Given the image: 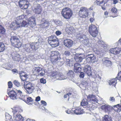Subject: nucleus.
Instances as JSON below:
<instances>
[{"instance_id": "nucleus-1", "label": "nucleus", "mask_w": 121, "mask_h": 121, "mask_svg": "<svg viewBox=\"0 0 121 121\" xmlns=\"http://www.w3.org/2000/svg\"><path fill=\"white\" fill-rule=\"evenodd\" d=\"M10 40L11 45L15 47L19 48L22 46V42L20 39L17 36H12Z\"/></svg>"}, {"instance_id": "nucleus-2", "label": "nucleus", "mask_w": 121, "mask_h": 121, "mask_svg": "<svg viewBox=\"0 0 121 121\" xmlns=\"http://www.w3.org/2000/svg\"><path fill=\"white\" fill-rule=\"evenodd\" d=\"M10 40L11 45L15 47L19 48L22 46V42L20 39L17 36H12Z\"/></svg>"}, {"instance_id": "nucleus-3", "label": "nucleus", "mask_w": 121, "mask_h": 121, "mask_svg": "<svg viewBox=\"0 0 121 121\" xmlns=\"http://www.w3.org/2000/svg\"><path fill=\"white\" fill-rule=\"evenodd\" d=\"M32 73L34 75L36 76H42L45 75V69L43 68L37 67L33 68Z\"/></svg>"}, {"instance_id": "nucleus-4", "label": "nucleus", "mask_w": 121, "mask_h": 121, "mask_svg": "<svg viewBox=\"0 0 121 121\" xmlns=\"http://www.w3.org/2000/svg\"><path fill=\"white\" fill-rule=\"evenodd\" d=\"M23 86L26 91V93L28 94H31L35 89V88L32 84L28 82H24Z\"/></svg>"}, {"instance_id": "nucleus-5", "label": "nucleus", "mask_w": 121, "mask_h": 121, "mask_svg": "<svg viewBox=\"0 0 121 121\" xmlns=\"http://www.w3.org/2000/svg\"><path fill=\"white\" fill-rule=\"evenodd\" d=\"M61 14L65 18L69 19L71 17L73 14L71 10L69 8H65L62 10Z\"/></svg>"}, {"instance_id": "nucleus-6", "label": "nucleus", "mask_w": 121, "mask_h": 121, "mask_svg": "<svg viewBox=\"0 0 121 121\" xmlns=\"http://www.w3.org/2000/svg\"><path fill=\"white\" fill-rule=\"evenodd\" d=\"M89 32L94 37H96L98 35V31L97 27L92 24L90 25L89 27Z\"/></svg>"}, {"instance_id": "nucleus-7", "label": "nucleus", "mask_w": 121, "mask_h": 121, "mask_svg": "<svg viewBox=\"0 0 121 121\" xmlns=\"http://www.w3.org/2000/svg\"><path fill=\"white\" fill-rule=\"evenodd\" d=\"M53 64H57L58 65H60L62 64V62L60 61V55L58 52L55 51L53 53Z\"/></svg>"}, {"instance_id": "nucleus-8", "label": "nucleus", "mask_w": 121, "mask_h": 121, "mask_svg": "<svg viewBox=\"0 0 121 121\" xmlns=\"http://www.w3.org/2000/svg\"><path fill=\"white\" fill-rule=\"evenodd\" d=\"M86 60L84 64L87 62H91L95 63L97 61L95 56L93 54H89L87 55L86 56Z\"/></svg>"}, {"instance_id": "nucleus-9", "label": "nucleus", "mask_w": 121, "mask_h": 121, "mask_svg": "<svg viewBox=\"0 0 121 121\" xmlns=\"http://www.w3.org/2000/svg\"><path fill=\"white\" fill-rule=\"evenodd\" d=\"M88 10L85 7L81 8L79 11L80 16L82 18H86L88 16Z\"/></svg>"}, {"instance_id": "nucleus-10", "label": "nucleus", "mask_w": 121, "mask_h": 121, "mask_svg": "<svg viewBox=\"0 0 121 121\" xmlns=\"http://www.w3.org/2000/svg\"><path fill=\"white\" fill-rule=\"evenodd\" d=\"M101 108L104 110L106 112H107L109 114H113L112 112H114V110L113 108L111 106L108 105H104L102 106L101 107Z\"/></svg>"}, {"instance_id": "nucleus-11", "label": "nucleus", "mask_w": 121, "mask_h": 121, "mask_svg": "<svg viewBox=\"0 0 121 121\" xmlns=\"http://www.w3.org/2000/svg\"><path fill=\"white\" fill-rule=\"evenodd\" d=\"M67 77H65L62 73L59 72H53V79L62 80L67 79Z\"/></svg>"}, {"instance_id": "nucleus-12", "label": "nucleus", "mask_w": 121, "mask_h": 121, "mask_svg": "<svg viewBox=\"0 0 121 121\" xmlns=\"http://www.w3.org/2000/svg\"><path fill=\"white\" fill-rule=\"evenodd\" d=\"M18 4L19 6L22 9H26L29 6V4H27V2L25 0L19 1Z\"/></svg>"}, {"instance_id": "nucleus-13", "label": "nucleus", "mask_w": 121, "mask_h": 121, "mask_svg": "<svg viewBox=\"0 0 121 121\" xmlns=\"http://www.w3.org/2000/svg\"><path fill=\"white\" fill-rule=\"evenodd\" d=\"M42 10V7L40 4H38L33 10V12L37 14H41Z\"/></svg>"}, {"instance_id": "nucleus-14", "label": "nucleus", "mask_w": 121, "mask_h": 121, "mask_svg": "<svg viewBox=\"0 0 121 121\" xmlns=\"http://www.w3.org/2000/svg\"><path fill=\"white\" fill-rule=\"evenodd\" d=\"M28 22L31 27L33 28L36 25L35 20L34 17H30L28 19Z\"/></svg>"}, {"instance_id": "nucleus-15", "label": "nucleus", "mask_w": 121, "mask_h": 121, "mask_svg": "<svg viewBox=\"0 0 121 121\" xmlns=\"http://www.w3.org/2000/svg\"><path fill=\"white\" fill-rule=\"evenodd\" d=\"M121 50L120 47H117L110 49V52L114 55H116L119 54Z\"/></svg>"}, {"instance_id": "nucleus-16", "label": "nucleus", "mask_w": 121, "mask_h": 121, "mask_svg": "<svg viewBox=\"0 0 121 121\" xmlns=\"http://www.w3.org/2000/svg\"><path fill=\"white\" fill-rule=\"evenodd\" d=\"M84 72L86 73L89 76L92 75V72L91 67L89 65L85 66L84 68Z\"/></svg>"}, {"instance_id": "nucleus-17", "label": "nucleus", "mask_w": 121, "mask_h": 121, "mask_svg": "<svg viewBox=\"0 0 121 121\" xmlns=\"http://www.w3.org/2000/svg\"><path fill=\"white\" fill-rule=\"evenodd\" d=\"M87 98L88 100L90 102L93 103V102H97V100L95 96L93 95H89L87 96Z\"/></svg>"}, {"instance_id": "nucleus-18", "label": "nucleus", "mask_w": 121, "mask_h": 121, "mask_svg": "<svg viewBox=\"0 0 121 121\" xmlns=\"http://www.w3.org/2000/svg\"><path fill=\"white\" fill-rule=\"evenodd\" d=\"M19 22L16 21L15 22H12L10 25V28L12 30H16L17 28L20 27Z\"/></svg>"}, {"instance_id": "nucleus-19", "label": "nucleus", "mask_w": 121, "mask_h": 121, "mask_svg": "<svg viewBox=\"0 0 121 121\" xmlns=\"http://www.w3.org/2000/svg\"><path fill=\"white\" fill-rule=\"evenodd\" d=\"M73 111L76 114H81L84 113L83 109L81 108V106L76 107L75 110H73Z\"/></svg>"}, {"instance_id": "nucleus-20", "label": "nucleus", "mask_w": 121, "mask_h": 121, "mask_svg": "<svg viewBox=\"0 0 121 121\" xmlns=\"http://www.w3.org/2000/svg\"><path fill=\"white\" fill-rule=\"evenodd\" d=\"M73 41L70 39H66L64 41V44L67 47L69 48L71 47L73 44Z\"/></svg>"}, {"instance_id": "nucleus-21", "label": "nucleus", "mask_w": 121, "mask_h": 121, "mask_svg": "<svg viewBox=\"0 0 121 121\" xmlns=\"http://www.w3.org/2000/svg\"><path fill=\"white\" fill-rule=\"evenodd\" d=\"M9 97L13 99H16L17 93L13 90L10 91L8 93Z\"/></svg>"}, {"instance_id": "nucleus-22", "label": "nucleus", "mask_w": 121, "mask_h": 121, "mask_svg": "<svg viewBox=\"0 0 121 121\" xmlns=\"http://www.w3.org/2000/svg\"><path fill=\"white\" fill-rule=\"evenodd\" d=\"M108 58L107 57H105L102 59L103 64L107 66H110L111 65L112 63L110 60L108 59Z\"/></svg>"}, {"instance_id": "nucleus-23", "label": "nucleus", "mask_w": 121, "mask_h": 121, "mask_svg": "<svg viewBox=\"0 0 121 121\" xmlns=\"http://www.w3.org/2000/svg\"><path fill=\"white\" fill-rule=\"evenodd\" d=\"M85 58L84 55L83 54L80 55L78 56H76L75 57V60L76 62H81Z\"/></svg>"}, {"instance_id": "nucleus-24", "label": "nucleus", "mask_w": 121, "mask_h": 121, "mask_svg": "<svg viewBox=\"0 0 121 121\" xmlns=\"http://www.w3.org/2000/svg\"><path fill=\"white\" fill-rule=\"evenodd\" d=\"M24 49L25 51L28 53H30L32 51L30 43L25 44L24 47Z\"/></svg>"}, {"instance_id": "nucleus-25", "label": "nucleus", "mask_w": 121, "mask_h": 121, "mask_svg": "<svg viewBox=\"0 0 121 121\" xmlns=\"http://www.w3.org/2000/svg\"><path fill=\"white\" fill-rule=\"evenodd\" d=\"M23 110L20 108L18 107H16L13 108V112L14 115H15L16 113H17L22 112Z\"/></svg>"}, {"instance_id": "nucleus-26", "label": "nucleus", "mask_w": 121, "mask_h": 121, "mask_svg": "<svg viewBox=\"0 0 121 121\" xmlns=\"http://www.w3.org/2000/svg\"><path fill=\"white\" fill-rule=\"evenodd\" d=\"M67 75L69 79L70 80L73 81L72 79L74 76V74L73 71L72 70H69L67 73Z\"/></svg>"}, {"instance_id": "nucleus-27", "label": "nucleus", "mask_w": 121, "mask_h": 121, "mask_svg": "<svg viewBox=\"0 0 121 121\" xmlns=\"http://www.w3.org/2000/svg\"><path fill=\"white\" fill-rule=\"evenodd\" d=\"M74 69L75 72H79L81 71V68L80 65L79 64L76 63L74 65Z\"/></svg>"}, {"instance_id": "nucleus-28", "label": "nucleus", "mask_w": 121, "mask_h": 121, "mask_svg": "<svg viewBox=\"0 0 121 121\" xmlns=\"http://www.w3.org/2000/svg\"><path fill=\"white\" fill-rule=\"evenodd\" d=\"M14 119L16 121H23L24 120V118L19 114H17Z\"/></svg>"}, {"instance_id": "nucleus-29", "label": "nucleus", "mask_w": 121, "mask_h": 121, "mask_svg": "<svg viewBox=\"0 0 121 121\" xmlns=\"http://www.w3.org/2000/svg\"><path fill=\"white\" fill-rule=\"evenodd\" d=\"M55 35H53V47L58 46L59 44L58 39H56Z\"/></svg>"}, {"instance_id": "nucleus-30", "label": "nucleus", "mask_w": 121, "mask_h": 121, "mask_svg": "<svg viewBox=\"0 0 121 121\" xmlns=\"http://www.w3.org/2000/svg\"><path fill=\"white\" fill-rule=\"evenodd\" d=\"M13 59L14 60L19 62L21 60V58L19 54H16L13 57Z\"/></svg>"}, {"instance_id": "nucleus-31", "label": "nucleus", "mask_w": 121, "mask_h": 121, "mask_svg": "<svg viewBox=\"0 0 121 121\" xmlns=\"http://www.w3.org/2000/svg\"><path fill=\"white\" fill-rule=\"evenodd\" d=\"M5 49V46L4 43L2 42H0V53L3 52Z\"/></svg>"}, {"instance_id": "nucleus-32", "label": "nucleus", "mask_w": 121, "mask_h": 121, "mask_svg": "<svg viewBox=\"0 0 121 121\" xmlns=\"http://www.w3.org/2000/svg\"><path fill=\"white\" fill-rule=\"evenodd\" d=\"M41 25L43 28H47L49 26V23L48 22L45 20L42 23Z\"/></svg>"}, {"instance_id": "nucleus-33", "label": "nucleus", "mask_w": 121, "mask_h": 121, "mask_svg": "<svg viewBox=\"0 0 121 121\" xmlns=\"http://www.w3.org/2000/svg\"><path fill=\"white\" fill-rule=\"evenodd\" d=\"M33 100V99L31 97H27L25 102L27 104L30 105L32 103Z\"/></svg>"}, {"instance_id": "nucleus-34", "label": "nucleus", "mask_w": 121, "mask_h": 121, "mask_svg": "<svg viewBox=\"0 0 121 121\" xmlns=\"http://www.w3.org/2000/svg\"><path fill=\"white\" fill-rule=\"evenodd\" d=\"M19 23L20 27L25 26L29 24L28 23L24 20L22 21V22H20Z\"/></svg>"}, {"instance_id": "nucleus-35", "label": "nucleus", "mask_w": 121, "mask_h": 121, "mask_svg": "<svg viewBox=\"0 0 121 121\" xmlns=\"http://www.w3.org/2000/svg\"><path fill=\"white\" fill-rule=\"evenodd\" d=\"M103 121H112V118L107 115L103 117Z\"/></svg>"}, {"instance_id": "nucleus-36", "label": "nucleus", "mask_w": 121, "mask_h": 121, "mask_svg": "<svg viewBox=\"0 0 121 121\" xmlns=\"http://www.w3.org/2000/svg\"><path fill=\"white\" fill-rule=\"evenodd\" d=\"M5 29L1 25H0V38L1 36V34H5Z\"/></svg>"}, {"instance_id": "nucleus-37", "label": "nucleus", "mask_w": 121, "mask_h": 121, "mask_svg": "<svg viewBox=\"0 0 121 121\" xmlns=\"http://www.w3.org/2000/svg\"><path fill=\"white\" fill-rule=\"evenodd\" d=\"M88 102L87 101V100L83 98L82 100V102H81V105L82 106H86L87 105Z\"/></svg>"}, {"instance_id": "nucleus-38", "label": "nucleus", "mask_w": 121, "mask_h": 121, "mask_svg": "<svg viewBox=\"0 0 121 121\" xmlns=\"http://www.w3.org/2000/svg\"><path fill=\"white\" fill-rule=\"evenodd\" d=\"M25 18V16L23 15H22L19 16L18 17V19H17V22H20L22 21Z\"/></svg>"}, {"instance_id": "nucleus-39", "label": "nucleus", "mask_w": 121, "mask_h": 121, "mask_svg": "<svg viewBox=\"0 0 121 121\" xmlns=\"http://www.w3.org/2000/svg\"><path fill=\"white\" fill-rule=\"evenodd\" d=\"M116 80V78H115L111 80L109 82V84H113L114 86H115V84L117 83V80Z\"/></svg>"}, {"instance_id": "nucleus-40", "label": "nucleus", "mask_w": 121, "mask_h": 121, "mask_svg": "<svg viewBox=\"0 0 121 121\" xmlns=\"http://www.w3.org/2000/svg\"><path fill=\"white\" fill-rule=\"evenodd\" d=\"M48 42L51 46L53 45L52 43L53 42V36H52L49 37Z\"/></svg>"}, {"instance_id": "nucleus-41", "label": "nucleus", "mask_w": 121, "mask_h": 121, "mask_svg": "<svg viewBox=\"0 0 121 121\" xmlns=\"http://www.w3.org/2000/svg\"><path fill=\"white\" fill-rule=\"evenodd\" d=\"M104 0H97L96 1V2L97 4L98 5H100L103 2H104V4H105L106 3H105Z\"/></svg>"}, {"instance_id": "nucleus-42", "label": "nucleus", "mask_w": 121, "mask_h": 121, "mask_svg": "<svg viewBox=\"0 0 121 121\" xmlns=\"http://www.w3.org/2000/svg\"><path fill=\"white\" fill-rule=\"evenodd\" d=\"M27 97V96L26 95L22 94V95L20 96L18 98L22 100L25 102Z\"/></svg>"}, {"instance_id": "nucleus-43", "label": "nucleus", "mask_w": 121, "mask_h": 121, "mask_svg": "<svg viewBox=\"0 0 121 121\" xmlns=\"http://www.w3.org/2000/svg\"><path fill=\"white\" fill-rule=\"evenodd\" d=\"M28 76V75H24L23 76H22L21 77H20V78L22 81H25L26 82V80L27 78V77Z\"/></svg>"}, {"instance_id": "nucleus-44", "label": "nucleus", "mask_w": 121, "mask_h": 121, "mask_svg": "<svg viewBox=\"0 0 121 121\" xmlns=\"http://www.w3.org/2000/svg\"><path fill=\"white\" fill-rule=\"evenodd\" d=\"M17 96L18 98L22 94V93L20 90H17Z\"/></svg>"}, {"instance_id": "nucleus-45", "label": "nucleus", "mask_w": 121, "mask_h": 121, "mask_svg": "<svg viewBox=\"0 0 121 121\" xmlns=\"http://www.w3.org/2000/svg\"><path fill=\"white\" fill-rule=\"evenodd\" d=\"M97 108L96 106H95L92 104H90L89 107V108L88 109L90 110H93Z\"/></svg>"}, {"instance_id": "nucleus-46", "label": "nucleus", "mask_w": 121, "mask_h": 121, "mask_svg": "<svg viewBox=\"0 0 121 121\" xmlns=\"http://www.w3.org/2000/svg\"><path fill=\"white\" fill-rule=\"evenodd\" d=\"M35 50L37 49L39 47V43L34 42Z\"/></svg>"}, {"instance_id": "nucleus-47", "label": "nucleus", "mask_w": 121, "mask_h": 121, "mask_svg": "<svg viewBox=\"0 0 121 121\" xmlns=\"http://www.w3.org/2000/svg\"><path fill=\"white\" fill-rule=\"evenodd\" d=\"M14 84L17 87H19L20 85V83L17 80H15L14 81Z\"/></svg>"}, {"instance_id": "nucleus-48", "label": "nucleus", "mask_w": 121, "mask_h": 121, "mask_svg": "<svg viewBox=\"0 0 121 121\" xmlns=\"http://www.w3.org/2000/svg\"><path fill=\"white\" fill-rule=\"evenodd\" d=\"M111 12L113 13H117V9L114 7H113L111 9Z\"/></svg>"}, {"instance_id": "nucleus-49", "label": "nucleus", "mask_w": 121, "mask_h": 121, "mask_svg": "<svg viewBox=\"0 0 121 121\" xmlns=\"http://www.w3.org/2000/svg\"><path fill=\"white\" fill-rule=\"evenodd\" d=\"M65 62L66 64L67 65L70 66L71 61H70L69 59H65Z\"/></svg>"}, {"instance_id": "nucleus-50", "label": "nucleus", "mask_w": 121, "mask_h": 121, "mask_svg": "<svg viewBox=\"0 0 121 121\" xmlns=\"http://www.w3.org/2000/svg\"><path fill=\"white\" fill-rule=\"evenodd\" d=\"M64 54L66 56H69L70 54V52L68 51H66L65 52Z\"/></svg>"}, {"instance_id": "nucleus-51", "label": "nucleus", "mask_w": 121, "mask_h": 121, "mask_svg": "<svg viewBox=\"0 0 121 121\" xmlns=\"http://www.w3.org/2000/svg\"><path fill=\"white\" fill-rule=\"evenodd\" d=\"M117 75V77H116V78H118V80H121V71H120L118 73Z\"/></svg>"}, {"instance_id": "nucleus-52", "label": "nucleus", "mask_w": 121, "mask_h": 121, "mask_svg": "<svg viewBox=\"0 0 121 121\" xmlns=\"http://www.w3.org/2000/svg\"><path fill=\"white\" fill-rule=\"evenodd\" d=\"M30 44V45L31 48L32 49V51L34 50H35V48H34L35 45H34V42L31 43Z\"/></svg>"}, {"instance_id": "nucleus-53", "label": "nucleus", "mask_w": 121, "mask_h": 121, "mask_svg": "<svg viewBox=\"0 0 121 121\" xmlns=\"http://www.w3.org/2000/svg\"><path fill=\"white\" fill-rule=\"evenodd\" d=\"M40 82L41 83L43 84H45L46 82V80L43 78H42L40 79Z\"/></svg>"}, {"instance_id": "nucleus-54", "label": "nucleus", "mask_w": 121, "mask_h": 121, "mask_svg": "<svg viewBox=\"0 0 121 121\" xmlns=\"http://www.w3.org/2000/svg\"><path fill=\"white\" fill-rule=\"evenodd\" d=\"M13 84L11 81H9L8 82V87L9 88H11L12 87Z\"/></svg>"}, {"instance_id": "nucleus-55", "label": "nucleus", "mask_w": 121, "mask_h": 121, "mask_svg": "<svg viewBox=\"0 0 121 121\" xmlns=\"http://www.w3.org/2000/svg\"><path fill=\"white\" fill-rule=\"evenodd\" d=\"M20 74V77L22 76H23L24 75H27V74H26L23 71H21L19 73Z\"/></svg>"}, {"instance_id": "nucleus-56", "label": "nucleus", "mask_w": 121, "mask_h": 121, "mask_svg": "<svg viewBox=\"0 0 121 121\" xmlns=\"http://www.w3.org/2000/svg\"><path fill=\"white\" fill-rule=\"evenodd\" d=\"M79 38L81 39L82 38L84 40L86 39V36L84 34H82L81 36H80Z\"/></svg>"}, {"instance_id": "nucleus-57", "label": "nucleus", "mask_w": 121, "mask_h": 121, "mask_svg": "<svg viewBox=\"0 0 121 121\" xmlns=\"http://www.w3.org/2000/svg\"><path fill=\"white\" fill-rule=\"evenodd\" d=\"M109 100L112 102H114L115 101V99L113 97H111L110 98Z\"/></svg>"}, {"instance_id": "nucleus-58", "label": "nucleus", "mask_w": 121, "mask_h": 121, "mask_svg": "<svg viewBox=\"0 0 121 121\" xmlns=\"http://www.w3.org/2000/svg\"><path fill=\"white\" fill-rule=\"evenodd\" d=\"M90 21L92 23L95 22V19L94 17H91L90 18Z\"/></svg>"}, {"instance_id": "nucleus-59", "label": "nucleus", "mask_w": 121, "mask_h": 121, "mask_svg": "<svg viewBox=\"0 0 121 121\" xmlns=\"http://www.w3.org/2000/svg\"><path fill=\"white\" fill-rule=\"evenodd\" d=\"M41 103L44 106H46L47 104L46 103L45 101L43 100H41Z\"/></svg>"}, {"instance_id": "nucleus-60", "label": "nucleus", "mask_w": 121, "mask_h": 121, "mask_svg": "<svg viewBox=\"0 0 121 121\" xmlns=\"http://www.w3.org/2000/svg\"><path fill=\"white\" fill-rule=\"evenodd\" d=\"M84 73L83 72H81L79 76L81 78H83L84 77Z\"/></svg>"}, {"instance_id": "nucleus-61", "label": "nucleus", "mask_w": 121, "mask_h": 121, "mask_svg": "<svg viewBox=\"0 0 121 121\" xmlns=\"http://www.w3.org/2000/svg\"><path fill=\"white\" fill-rule=\"evenodd\" d=\"M55 33L56 35L58 36L61 34V32L60 31L57 30L56 32Z\"/></svg>"}, {"instance_id": "nucleus-62", "label": "nucleus", "mask_w": 121, "mask_h": 121, "mask_svg": "<svg viewBox=\"0 0 121 121\" xmlns=\"http://www.w3.org/2000/svg\"><path fill=\"white\" fill-rule=\"evenodd\" d=\"M97 43H99L100 44V45H102L104 43L103 41L100 40H99L98 41Z\"/></svg>"}, {"instance_id": "nucleus-63", "label": "nucleus", "mask_w": 121, "mask_h": 121, "mask_svg": "<svg viewBox=\"0 0 121 121\" xmlns=\"http://www.w3.org/2000/svg\"><path fill=\"white\" fill-rule=\"evenodd\" d=\"M71 93H69L67 94H66L64 96V98H66L68 97H69L70 95H71Z\"/></svg>"}, {"instance_id": "nucleus-64", "label": "nucleus", "mask_w": 121, "mask_h": 121, "mask_svg": "<svg viewBox=\"0 0 121 121\" xmlns=\"http://www.w3.org/2000/svg\"><path fill=\"white\" fill-rule=\"evenodd\" d=\"M82 85L84 86H87L88 84V83L87 82L85 81L83 82L82 83Z\"/></svg>"}]
</instances>
